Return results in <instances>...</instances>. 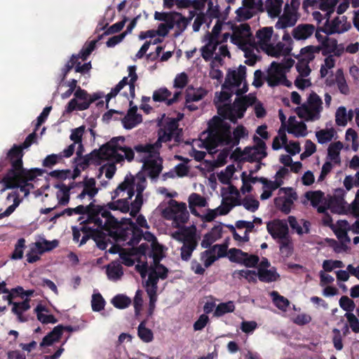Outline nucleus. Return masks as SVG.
<instances>
[{"label": "nucleus", "mask_w": 359, "mask_h": 359, "mask_svg": "<svg viewBox=\"0 0 359 359\" xmlns=\"http://www.w3.org/2000/svg\"><path fill=\"white\" fill-rule=\"evenodd\" d=\"M287 131L296 137H305L307 133V127L304 122L298 120L295 116H290L288 119Z\"/></svg>", "instance_id": "c756f323"}, {"label": "nucleus", "mask_w": 359, "mask_h": 359, "mask_svg": "<svg viewBox=\"0 0 359 359\" xmlns=\"http://www.w3.org/2000/svg\"><path fill=\"white\" fill-rule=\"evenodd\" d=\"M338 212L339 214H350L355 217H359V189L356 193L354 201L346 207L343 206Z\"/></svg>", "instance_id": "603ef678"}, {"label": "nucleus", "mask_w": 359, "mask_h": 359, "mask_svg": "<svg viewBox=\"0 0 359 359\" xmlns=\"http://www.w3.org/2000/svg\"><path fill=\"white\" fill-rule=\"evenodd\" d=\"M207 94V91L202 88L189 89L186 95V101L188 103L198 102L202 100Z\"/></svg>", "instance_id": "6e6d98bb"}, {"label": "nucleus", "mask_w": 359, "mask_h": 359, "mask_svg": "<svg viewBox=\"0 0 359 359\" xmlns=\"http://www.w3.org/2000/svg\"><path fill=\"white\" fill-rule=\"evenodd\" d=\"M335 81L341 93L347 95L349 93V88L344 78L342 69H338L335 74Z\"/></svg>", "instance_id": "0e129e2a"}, {"label": "nucleus", "mask_w": 359, "mask_h": 359, "mask_svg": "<svg viewBox=\"0 0 359 359\" xmlns=\"http://www.w3.org/2000/svg\"><path fill=\"white\" fill-rule=\"evenodd\" d=\"M231 41L243 52L245 64L252 66L257 62L258 50L253 43V36L248 24L233 27Z\"/></svg>", "instance_id": "1a4fd4ad"}, {"label": "nucleus", "mask_w": 359, "mask_h": 359, "mask_svg": "<svg viewBox=\"0 0 359 359\" xmlns=\"http://www.w3.org/2000/svg\"><path fill=\"white\" fill-rule=\"evenodd\" d=\"M7 201L8 202H13L11 205H10L6 210L1 212L0 210V219L3 217L9 216L11 213L14 212L15 208L20 205L21 201L19 198L18 194L15 191L10 193L7 196Z\"/></svg>", "instance_id": "09e8293b"}, {"label": "nucleus", "mask_w": 359, "mask_h": 359, "mask_svg": "<svg viewBox=\"0 0 359 359\" xmlns=\"http://www.w3.org/2000/svg\"><path fill=\"white\" fill-rule=\"evenodd\" d=\"M247 135L246 129L239 126L232 135L229 124L220 117L214 116L208 123V130L203 132L198 140H193L189 154L199 161L204 158L205 152L198 149L205 148L210 154H214L217 151V147L224 145L231 147Z\"/></svg>", "instance_id": "f03ea898"}, {"label": "nucleus", "mask_w": 359, "mask_h": 359, "mask_svg": "<svg viewBox=\"0 0 359 359\" xmlns=\"http://www.w3.org/2000/svg\"><path fill=\"white\" fill-rule=\"evenodd\" d=\"M152 246L154 249L152 259L154 264L149 268L145 287L149 297V302L156 304L157 301V283L159 279H165L167 277L168 269L159 264L160 259L163 257L162 246L154 243Z\"/></svg>", "instance_id": "f8f14e48"}, {"label": "nucleus", "mask_w": 359, "mask_h": 359, "mask_svg": "<svg viewBox=\"0 0 359 359\" xmlns=\"http://www.w3.org/2000/svg\"><path fill=\"white\" fill-rule=\"evenodd\" d=\"M223 227L221 224L213 226L211 230L205 233L201 241V247L208 248L211 245L219 240L222 235Z\"/></svg>", "instance_id": "f704fd0d"}, {"label": "nucleus", "mask_w": 359, "mask_h": 359, "mask_svg": "<svg viewBox=\"0 0 359 359\" xmlns=\"http://www.w3.org/2000/svg\"><path fill=\"white\" fill-rule=\"evenodd\" d=\"M288 222L291 228L294 230L299 235L308 233L309 232L310 223L308 221L302 219L300 224L293 216L288 217Z\"/></svg>", "instance_id": "8fccbe9b"}, {"label": "nucleus", "mask_w": 359, "mask_h": 359, "mask_svg": "<svg viewBox=\"0 0 359 359\" xmlns=\"http://www.w3.org/2000/svg\"><path fill=\"white\" fill-rule=\"evenodd\" d=\"M73 213L82 214V219L86 217V224L83 226L81 229L83 231L88 230L91 236L93 238L97 246L100 250H105L107 247L106 236L102 235L103 228H114L112 232L118 233L122 238L128 240V238L133 236V226L127 231L128 234H124L121 229H118V222L116 219L113 217L110 212L105 207L96 205L90 203L88 205H78L74 208H66L58 216L67 214L70 216Z\"/></svg>", "instance_id": "7ed1b4c3"}, {"label": "nucleus", "mask_w": 359, "mask_h": 359, "mask_svg": "<svg viewBox=\"0 0 359 359\" xmlns=\"http://www.w3.org/2000/svg\"><path fill=\"white\" fill-rule=\"evenodd\" d=\"M57 189L56 197L58 204L62 205L67 204L69 201L70 188L65 184H61L58 185Z\"/></svg>", "instance_id": "13d9d810"}, {"label": "nucleus", "mask_w": 359, "mask_h": 359, "mask_svg": "<svg viewBox=\"0 0 359 359\" xmlns=\"http://www.w3.org/2000/svg\"><path fill=\"white\" fill-rule=\"evenodd\" d=\"M235 310V304L233 302L229 301L227 302L219 304L215 310L214 316L215 317H221L226 313H232Z\"/></svg>", "instance_id": "052dcab7"}, {"label": "nucleus", "mask_w": 359, "mask_h": 359, "mask_svg": "<svg viewBox=\"0 0 359 359\" xmlns=\"http://www.w3.org/2000/svg\"><path fill=\"white\" fill-rule=\"evenodd\" d=\"M263 11L262 0H242L241 6L236 10L235 19L238 22L246 21Z\"/></svg>", "instance_id": "412c9836"}, {"label": "nucleus", "mask_w": 359, "mask_h": 359, "mask_svg": "<svg viewBox=\"0 0 359 359\" xmlns=\"http://www.w3.org/2000/svg\"><path fill=\"white\" fill-rule=\"evenodd\" d=\"M273 29L272 27H265L257 31L253 43L257 48L258 53L259 49L267 53L273 43Z\"/></svg>", "instance_id": "5701e85b"}, {"label": "nucleus", "mask_w": 359, "mask_h": 359, "mask_svg": "<svg viewBox=\"0 0 359 359\" xmlns=\"http://www.w3.org/2000/svg\"><path fill=\"white\" fill-rule=\"evenodd\" d=\"M222 197L219 206L214 209H207L201 217V220L205 222L213 221L218 216L227 215L233 207L240 205V194L238 189L232 185L223 187L221 190Z\"/></svg>", "instance_id": "ddd939ff"}, {"label": "nucleus", "mask_w": 359, "mask_h": 359, "mask_svg": "<svg viewBox=\"0 0 359 359\" xmlns=\"http://www.w3.org/2000/svg\"><path fill=\"white\" fill-rule=\"evenodd\" d=\"M294 64V60L291 57L285 58L281 63L272 62L264 74V80L271 87L291 86L292 82L287 79L286 73L290 71Z\"/></svg>", "instance_id": "4468645a"}, {"label": "nucleus", "mask_w": 359, "mask_h": 359, "mask_svg": "<svg viewBox=\"0 0 359 359\" xmlns=\"http://www.w3.org/2000/svg\"><path fill=\"white\" fill-rule=\"evenodd\" d=\"M72 155V146H68L61 153L47 156L43 161L44 167L50 168L62 161L63 158H69Z\"/></svg>", "instance_id": "79ce46f5"}, {"label": "nucleus", "mask_w": 359, "mask_h": 359, "mask_svg": "<svg viewBox=\"0 0 359 359\" xmlns=\"http://www.w3.org/2000/svg\"><path fill=\"white\" fill-rule=\"evenodd\" d=\"M136 107L130 108L127 115L123 118L122 123L126 129H132L142 122V116L137 113Z\"/></svg>", "instance_id": "c03bdc74"}, {"label": "nucleus", "mask_w": 359, "mask_h": 359, "mask_svg": "<svg viewBox=\"0 0 359 359\" xmlns=\"http://www.w3.org/2000/svg\"><path fill=\"white\" fill-rule=\"evenodd\" d=\"M224 24L217 20L211 32H208L203 38L205 45L201 47V56L205 61L221 63L225 57H229L227 46L224 44L230 36L227 32L222 33Z\"/></svg>", "instance_id": "423d86ee"}, {"label": "nucleus", "mask_w": 359, "mask_h": 359, "mask_svg": "<svg viewBox=\"0 0 359 359\" xmlns=\"http://www.w3.org/2000/svg\"><path fill=\"white\" fill-rule=\"evenodd\" d=\"M343 147V144L341 142H336L331 144L328 147L329 159L335 164L340 163L339 154Z\"/></svg>", "instance_id": "864d4df0"}, {"label": "nucleus", "mask_w": 359, "mask_h": 359, "mask_svg": "<svg viewBox=\"0 0 359 359\" xmlns=\"http://www.w3.org/2000/svg\"><path fill=\"white\" fill-rule=\"evenodd\" d=\"M144 239L148 242L141 243L136 250L133 249V254H128L124 252H120L123 264L128 266H133L135 264V259L133 258L135 254L141 256L140 259L142 264H137L135 268L142 278L146 276L147 273H149V268L154 264L152 259L154 254L152 244L159 245L156 242L155 236L150 233H145Z\"/></svg>", "instance_id": "6e6552de"}, {"label": "nucleus", "mask_w": 359, "mask_h": 359, "mask_svg": "<svg viewBox=\"0 0 359 359\" xmlns=\"http://www.w3.org/2000/svg\"><path fill=\"white\" fill-rule=\"evenodd\" d=\"M34 313L36 315L38 320L43 324H55L57 322V320L48 313V309L41 304L36 306Z\"/></svg>", "instance_id": "de8ad7c7"}, {"label": "nucleus", "mask_w": 359, "mask_h": 359, "mask_svg": "<svg viewBox=\"0 0 359 359\" xmlns=\"http://www.w3.org/2000/svg\"><path fill=\"white\" fill-rule=\"evenodd\" d=\"M128 76H125L114 88L111 89L106 96L107 102L115 97L118 93L125 86H128L130 96L133 97L135 96V82L137 79L136 74V67L130 66L128 67Z\"/></svg>", "instance_id": "4be33fe9"}, {"label": "nucleus", "mask_w": 359, "mask_h": 359, "mask_svg": "<svg viewBox=\"0 0 359 359\" xmlns=\"http://www.w3.org/2000/svg\"><path fill=\"white\" fill-rule=\"evenodd\" d=\"M323 102L320 97L315 92H311L306 101L296 108L298 116L306 121H316L320 118L323 111Z\"/></svg>", "instance_id": "2eb2a0df"}, {"label": "nucleus", "mask_w": 359, "mask_h": 359, "mask_svg": "<svg viewBox=\"0 0 359 359\" xmlns=\"http://www.w3.org/2000/svg\"><path fill=\"white\" fill-rule=\"evenodd\" d=\"M242 106L245 107V111L249 106L254 105V110L257 118H263L266 116V109L263 104L257 100L254 94L250 93L242 97Z\"/></svg>", "instance_id": "7c9ffc66"}, {"label": "nucleus", "mask_w": 359, "mask_h": 359, "mask_svg": "<svg viewBox=\"0 0 359 359\" xmlns=\"http://www.w3.org/2000/svg\"><path fill=\"white\" fill-rule=\"evenodd\" d=\"M29 301L30 299L27 297L23 302L13 304L11 311L17 316L20 323H25L28 320V318L24 316L23 313L30 309Z\"/></svg>", "instance_id": "37998d69"}, {"label": "nucleus", "mask_w": 359, "mask_h": 359, "mask_svg": "<svg viewBox=\"0 0 359 359\" xmlns=\"http://www.w3.org/2000/svg\"><path fill=\"white\" fill-rule=\"evenodd\" d=\"M283 0H266L263 4L264 11L270 18H277L283 11Z\"/></svg>", "instance_id": "e433bc0d"}, {"label": "nucleus", "mask_w": 359, "mask_h": 359, "mask_svg": "<svg viewBox=\"0 0 359 359\" xmlns=\"http://www.w3.org/2000/svg\"><path fill=\"white\" fill-rule=\"evenodd\" d=\"M336 130L333 128H326L316 132V137L319 144H323L330 142L336 136Z\"/></svg>", "instance_id": "3c124183"}, {"label": "nucleus", "mask_w": 359, "mask_h": 359, "mask_svg": "<svg viewBox=\"0 0 359 359\" xmlns=\"http://www.w3.org/2000/svg\"><path fill=\"white\" fill-rule=\"evenodd\" d=\"M22 150L19 145H13L8 151V157L11 163V169L4 181L7 188H19L24 196H27L34 189L36 177L42 173L40 169L22 168Z\"/></svg>", "instance_id": "39448f33"}, {"label": "nucleus", "mask_w": 359, "mask_h": 359, "mask_svg": "<svg viewBox=\"0 0 359 359\" xmlns=\"http://www.w3.org/2000/svg\"><path fill=\"white\" fill-rule=\"evenodd\" d=\"M253 142V146L247 147L241 152V160L259 162L266 156V146L264 140L257 136H254Z\"/></svg>", "instance_id": "aec40b11"}, {"label": "nucleus", "mask_w": 359, "mask_h": 359, "mask_svg": "<svg viewBox=\"0 0 359 359\" xmlns=\"http://www.w3.org/2000/svg\"><path fill=\"white\" fill-rule=\"evenodd\" d=\"M229 259L246 267H255L258 264L257 277L259 280L265 283L276 281L280 276L275 267H271L269 260L263 257L259 262L258 256L243 252L240 249L231 248L228 252Z\"/></svg>", "instance_id": "0eeeda50"}, {"label": "nucleus", "mask_w": 359, "mask_h": 359, "mask_svg": "<svg viewBox=\"0 0 359 359\" xmlns=\"http://www.w3.org/2000/svg\"><path fill=\"white\" fill-rule=\"evenodd\" d=\"M240 205H243L247 210L254 212L259 206V201L252 196H245L240 201Z\"/></svg>", "instance_id": "774afa93"}, {"label": "nucleus", "mask_w": 359, "mask_h": 359, "mask_svg": "<svg viewBox=\"0 0 359 359\" xmlns=\"http://www.w3.org/2000/svg\"><path fill=\"white\" fill-rule=\"evenodd\" d=\"M64 327L57 325L53 330L45 336L40 343L41 347L50 346L54 343L58 341L62 334Z\"/></svg>", "instance_id": "49530a36"}, {"label": "nucleus", "mask_w": 359, "mask_h": 359, "mask_svg": "<svg viewBox=\"0 0 359 359\" xmlns=\"http://www.w3.org/2000/svg\"><path fill=\"white\" fill-rule=\"evenodd\" d=\"M178 8L192 7L196 10H201L208 0H172Z\"/></svg>", "instance_id": "5fc2aeb1"}, {"label": "nucleus", "mask_w": 359, "mask_h": 359, "mask_svg": "<svg viewBox=\"0 0 359 359\" xmlns=\"http://www.w3.org/2000/svg\"><path fill=\"white\" fill-rule=\"evenodd\" d=\"M277 18L278 20L275 25L277 29L293 27L298 20V10L289 6V4H285L283 14H280Z\"/></svg>", "instance_id": "b1692460"}, {"label": "nucleus", "mask_w": 359, "mask_h": 359, "mask_svg": "<svg viewBox=\"0 0 359 359\" xmlns=\"http://www.w3.org/2000/svg\"><path fill=\"white\" fill-rule=\"evenodd\" d=\"M189 208L191 212V213L199 218L201 219V217L204 215H201L198 210H196L197 208H205L208 206V203L204 196L197 194V193H192L191 194L187 199Z\"/></svg>", "instance_id": "c85d7f7f"}, {"label": "nucleus", "mask_w": 359, "mask_h": 359, "mask_svg": "<svg viewBox=\"0 0 359 359\" xmlns=\"http://www.w3.org/2000/svg\"><path fill=\"white\" fill-rule=\"evenodd\" d=\"M305 198L313 207L317 208L318 212H324L325 211L324 194L321 191H308L305 194Z\"/></svg>", "instance_id": "2f4dec72"}, {"label": "nucleus", "mask_w": 359, "mask_h": 359, "mask_svg": "<svg viewBox=\"0 0 359 359\" xmlns=\"http://www.w3.org/2000/svg\"><path fill=\"white\" fill-rule=\"evenodd\" d=\"M241 180L243 186L241 188V191L243 194L250 192L252 190V184L259 181L258 177H253L250 174L247 175L245 172L242 173Z\"/></svg>", "instance_id": "680f3d73"}, {"label": "nucleus", "mask_w": 359, "mask_h": 359, "mask_svg": "<svg viewBox=\"0 0 359 359\" xmlns=\"http://www.w3.org/2000/svg\"><path fill=\"white\" fill-rule=\"evenodd\" d=\"M287 172V169L282 168L276 172L275 180L273 181H269L265 178H259V181L263 184V188L269 189L272 192L283 184V178Z\"/></svg>", "instance_id": "a19ab883"}, {"label": "nucleus", "mask_w": 359, "mask_h": 359, "mask_svg": "<svg viewBox=\"0 0 359 359\" xmlns=\"http://www.w3.org/2000/svg\"><path fill=\"white\" fill-rule=\"evenodd\" d=\"M169 23L172 25V28L176 27L178 31L182 32L186 29L188 25V20L180 13H171V18Z\"/></svg>", "instance_id": "4d7b16f0"}, {"label": "nucleus", "mask_w": 359, "mask_h": 359, "mask_svg": "<svg viewBox=\"0 0 359 359\" xmlns=\"http://www.w3.org/2000/svg\"><path fill=\"white\" fill-rule=\"evenodd\" d=\"M146 178L143 173H138L135 177L126 176L114 191V198L116 201L109 203L104 206L112 210H119L123 213L130 212L133 217L140 211L142 205V192L146 187Z\"/></svg>", "instance_id": "20e7f679"}, {"label": "nucleus", "mask_w": 359, "mask_h": 359, "mask_svg": "<svg viewBox=\"0 0 359 359\" xmlns=\"http://www.w3.org/2000/svg\"><path fill=\"white\" fill-rule=\"evenodd\" d=\"M234 94L227 89L222 87V90L215 94L214 102L217 107L218 114L225 119L235 122L241 118L245 114V107L242 106V97L235 100L233 104H230L231 95Z\"/></svg>", "instance_id": "9b49d317"}, {"label": "nucleus", "mask_w": 359, "mask_h": 359, "mask_svg": "<svg viewBox=\"0 0 359 359\" xmlns=\"http://www.w3.org/2000/svg\"><path fill=\"white\" fill-rule=\"evenodd\" d=\"M118 222V229H121L123 231V233L124 234H128L127 231L129 229H130L133 226V238L127 236L128 238V240H125L123 238L118 235V233L112 232L111 230H114V228H103V233L102 235L106 236V241L108 244L110 242L109 238L113 237L118 242H124L126 244L128 245H135V244L138 243L140 240L141 239V237L142 236V231H140L138 228H144V229H149V225L147 224V219L143 217L142 215H139L136 219V224L133 223L131 220V219H123L121 222H118Z\"/></svg>", "instance_id": "9d476101"}, {"label": "nucleus", "mask_w": 359, "mask_h": 359, "mask_svg": "<svg viewBox=\"0 0 359 359\" xmlns=\"http://www.w3.org/2000/svg\"><path fill=\"white\" fill-rule=\"evenodd\" d=\"M102 97H103V95L100 93L90 95L79 86L74 93V98L69 102L66 107V111L70 113L74 110H86L90 107L91 103Z\"/></svg>", "instance_id": "a211bd4d"}, {"label": "nucleus", "mask_w": 359, "mask_h": 359, "mask_svg": "<svg viewBox=\"0 0 359 359\" xmlns=\"http://www.w3.org/2000/svg\"><path fill=\"white\" fill-rule=\"evenodd\" d=\"M33 244L36 247V249L43 254L45 252L50 251L56 248L57 245V241H48L46 239L41 238Z\"/></svg>", "instance_id": "69168bd1"}, {"label": "nucleus", "mask_w": 359, "mask_h": 359, "mask_svg": "<svg viewBox=\"0 0 359 359\" xmlns=\"http://www.w3.org/2000/svg\"><path fill=\"white\" fill-rule=\"evenodd\" d=\"M320 50L321 46H306L301 48L299 54L296 56V58L310 63L315 59L316 55L320 53Z\"/></svg>", "instance_id": "58836bf2"}, {"label": "nucleus", "mask_w": 359, "mask_h": 359, "mask_svg": "<svg viewBox=\"0 0 359 359\" xmlns=\"http://www.w3.org/2000/svg\"><path fill=\"white\" fill-rule=\"evenodd\" d=\"M98 190L94 178H86L83 182V189L78 195V198L83 199L87 196L89 200H91L97 195Z\"/></svg>", "instance_id": "72a5a7b5"}, {"label": "nucleus", "mask_w": 359, "mask_h": 359, "mask_svg": "<svg viewBox=\"0 0 359 359\" xmlns=\"http://www.w3.org/2000/svg\"><path fill=\"white\" fill-rule=\"evenodd\" d=\"M332 229L341 243H350L351 239L347 235V232L351 230L350 224L346 220H339L334 225L332 226Z\"/></svg>", "instance_id": "4c0bfd02"}, {"label": "nucleus", "mask_w": 359, "mask_h": 359, "mask_svg": "<svg viewBox=\"0 0 359 359\" xmlns=\"http://www.w3.org/2000/svg\"><path fill=\"white\" fill-rule=\"evenodd\" d=\"M351 28V24L344 15L337 16L332 20H327L322 31L327 35L341 34Z\"/></svg>", "instance_id": "393cba45"}, {"label": "nucleus", "mask_w": 359, "mask_h": 359, "mask_svg": "<svg viewBox=\"0 0 359 359\" xmlns=\"http://www.w3.org/2000/svg\"><path fill=\"white\" fill-rule=\"evenodd\" d=\"M353 114L351 111L347 112L346 109L344 107H340L336 111L335 121L337 125L344 126L346 125L348 120L352 118Z\"/></svg>", "instance_id": "bf43d9fd"}, {"label": "nucleus", "mask_w": 359, "mask_h": 359, "mask_svg": "<svg viewBox=\"0 0 359 359\" xmlns=\"http://www.w3.org/2000/svg\"><path fill=\"white\" fill-rule=\"evenodd\" d=\"M280 196L275 199L276 205L283 212H290L294 201L297 198L296 194L291 189L282 188L279 190Z\"/></svg>", "instance_id": "a878e982"}, {"label": "nucleus", "mask_w": 359, "mask_h": 359, "mask_svg": "<svg viewBox=\"0 0 359 359\" xmlns=\"http://www.w3.org/2000/svg\"><path fill=\"white\" fill-rule=\"evenodd\" d=\"M273 304L280 310L285 311L290 305L289 300L281 296L276 291H272L270 293Z\"/></svg>", "instance_id": "e2e57ef3"}, {"label": "nucleus", "mask_w": 359, "mask_h": 359, "mask_svg": "<svg viewBox=\"0 0 359 359\" xmlns=\"http://www.w3.org/2000/svg\"><path fill=\"white\" fill-rule=\"evenodd\" d=\"M162 215L167 219L172 220L175 226L186 223L189 217L187 204L175 200L169 201L168 206L162 211Z\"/></svg>", "instance_id": "6ab92c4d"}, {"label": "nucleus", "mask_w": 359, "mask_h": 359, "mask_svg": "<svg viewBox=\"0 0 359 359\" xmlns=\"http://www.w3.org/2000/svg\"><path fill=\"white\" fill-rule=\"evenodd\" d=\"M278 243H279L280 251L283 256L288 257L292 254L293 245L290 236L278 241Z\"/></svg>", "instance_id": "338daca9"}, {"label": "nucleus", "mask_w": 359, "mask_h": 359, "mask_svg": "<svg viewBox=\"0 0 359 359\" xmlns=\"http://www.w3.org/2000/svg\"><path fill=\"white\" fill-rule=\"evenodd\" d=\"M172 237L183 243L181 248V257L183 260H188L197 246L195 231L188 228H183L173 232Z\"/></svg>", "instance_id": "f3484780"}, {"label": "nucleus", "mask_w": 359, "mask_h": 359, "mask_svg": "<svg viewBox=\"0 0 359 359\" xmlns=\"http://www.w3.org/2000/svg\"><path fill=\"white\" fill-rule=\"evenodd\" d=\"M292 49V46L290 44H285L283 41H279L276 44L273 43L266 54L276 57L285 56L290 53Z\"/></svg>", "instance_id": "a18cd8bd"}, {"label": "nucleus", "mask_w": 359, "mask_h": 359, "mask_svg": "<svg viewBox=\"0 0 359 359\" xmlns=\"http://www.w3.org/2000/svg\"><path fill=\"white\" fill-rule=\"evenodd\" d=\"M180 133L178 121L175 118H168L165 125L159 130L158 138L155 143L136 145L133 151L125 145L123 137H113L99 150L93 151L90 155L89 160L97 164H101L104 161H111L113 163H109L102 168L106 177L111 179L116 171L114 163L125 159L130 161L134 158L135 152L136 158L142 163L144 171L151 178H154L163 169V159L159 154L161 143L170 141L172 138L178 141Z\"/></svg>", "instance_id": "f257e3e1"}, {"label": "nucleus", "mask_w": 359, "mask_h": 359, "mask_svg": "<svg viewBox=\"0 0 359 359\" xmlns=\"http://www.w3.org/2000/svg\"><path fill=\"white\" fill-rule=\"evenodd\" d=\"M245 74L246 67L243 65L229 69L222 86L237 95L245 93L248 90Z\"/></svg>", "instance_id": "dca6fc26"}, {"label": "nucleus", "mask_w": 359, "mask_h": 359, "mask_svg": "<svg viewBox=\"0 0 359 359\" xmlns=\"http://www.w3.org/2000/svg\"><path fill=\"white\" fill-rule=\"evenodd\" d=\"M340 55V53H334V54L327 55L324 58L320 69V74L322 78L326 77L332 74V70L337 64V58Z\"/></svg>", "instance_id": "473e14b6"}, {"label": "nucleus", "mask_w": 359, "mask_h": 359, "mask_svg": "<svg viewBox=\"0 0 359 359\" xmlns=\"http://www.w3.org/2000/svg\"><path fill=\"white\" fill-rule=\"evenodd\" d=\"M315 32V27L310 24H301L294 27L292 32L293 37L298 41L306 40Z\"/></svg>", "instance_id": "ea45409f"}, {"label": "nucleus", "mask_w": 359, "mask_h": 359, "mask_svg": "<svg viewBox=\"0 0 359 359\" xmlns=\"http://www.w3.org/2000/svg\"><path fill=\"white\" fill-rule=\"evenodd\" d=\"M85 128L80 126L72 130L70 140L73 142L69 146H72V154L76 151L78 156H81L83 152L82 137L83 135Z\"/></svg>", "instance_id": "c9c22d12"}, {"label": "nucleus", "mask_w": 359, "mask_h": 359, "mask_svg": "<svg viewBox=\"0 0 359 359\" xmlns=\"http://www.w3.org/2000/svg\"><path fill=\"white\" fill-rule=\"evenodd\" d=\"M172 93L166 88H160L154 91L152 98L155 102H164L168 106L177 102L181 96L180 91H175L172 96Z\"/></svg>", "instance_id": "cd10ccee"}, {"label": "nucleus", "mask_w": 359, "mask_h": 359, "mask_svg": "<svg viewBox=\"0 0 359 359\" xmlns=\"http://www.w3.org/2000/svg\"><path fill=\"white\" fill-rule=\"evenodd\" d=\"M266 228L273 238L277 240V241L290 236L287 224L284 221L273 220L267 224Z\"/></svg>", "instance_id": "bb28decb"}]
</instances>
